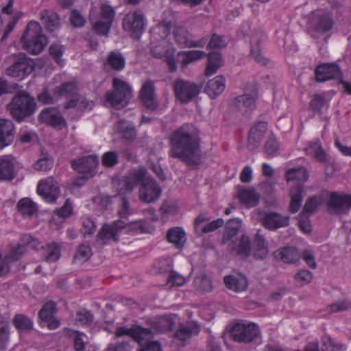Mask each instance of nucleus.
Listing matches in <instances>:
<instances>
[{
	"instance_id": "f257e3e1",
	"label": "nucleus",
	"mask_w": 351,
	"mask_h": 351,
	"mask_svg": "<svg viewBox=\"0 0 351 351\" xmlns=\"http://www.w3.org/2000/svg\"><path fill=\"white\" fill-rule=\"evenodd\" d=\"M169 155L178 158L189 167L199 165L202 160L201 138L197 127L184 123L169 136Z\"/></svg>"
},
{
	"instance_id": "f03ea898",
	"label": "nucleus",
	"mask_w": 351,
	"mask_h": 351,
	"mask_svg": "<svg viewBox=\"0 0 351 351\" xmlns=\"http://www.w3.org/2000/svg\"><path fill=\"white\" fill-rule=\"evenodd\" d=\"M116 337L126 335L129 339L138 342L141 349L138 351H162L161 346L158 341H153V335L146 328L141 327H120L115 331Z\"/></svg>"
},
{
	"instance_id": "7ed1b4c3",
	"label": "nucleus",
	"mask_w": 351,
	"mask_h": 351,
	"mask_svg": "<svg viewBox=\"0 0 351 351\" xmlns=\"http://www.w3.org/2000/svg\"><path fill=\"white\" fill-rule=\"evenodd\" d=\"M7 110L16 121L21 122L35 112L36 103L27 93L20 91L7 105Z\"/></svg>"
},
{
	"instance_id": "20e7f679",
	"label": "nucleus",
	"mask_w": 351,
	"mask_h": 351,
	"mask_svg": "<svg viewBox=\"0 0 351 351\" xmlns=\"http://www.w3.org/2000/svg\"><path fill=\"white\" fill-rule=\"evenodd\" d=\"M21 41L24 49L32 54L40 53L47 44V38L43 34L40 25L36 21L28 23Z\"/></svg>"
},
{
	"instance_id": "39448f33",
	"label": "nucleus",
	"mask_w": 351,
	"mask_h": 351,
	"mask_svg": "<svg viewBox=\"0 0 351 351\" xmlns=\"http://www.w3.org/2000/svg\"><path fill=\"white\" fill-rule=\"evenodd\" d=\"M132 97V90L130 86L116 77L112 80V88L105 93L104 101L112 107L121 109L128 105Z\"/></svg>"
},
{
	"instance_id": "423d86ee",
	"label": "nucleus",
	"mask_w": 351,
	"mask_h": 351,
	"mask_svg": "<svg viewBox=\"0 0 351 351\" xmlns=\"http://www.w3.org/2000/svg\"><path fill=\"white\" fill-rule=\"evenodd\" d=\"M172 86L176 99L182 104L191 102L201 90V86L197 84L183 79L175 80Z\"/></svg>"
},
{
	"instance_id": "0eeeda50",
	"label": "nucleus",
	"mask_w": 351,
	"mask_h": 351,
	"mask_svg": "<svg viewBox=\"0 0 351 351\" xmlns=\"http://www.w3.org/2000/svg\"><path fill=\"white\" fill-rule=\"evenodd\" d=\"M231 335L235 341L247 343L259 337L260 330L258 326L254 323H237L232 327Z\"/></svg>"
},
{
	"instance_id": "6e6552de",
	"label": "nucleus",
	"mask_w": 351,
	"mask_h": 351,
	"mask_svg": "<svg viewBox=\"0 0 351 351\" xmlns=\"http://www.w3.org/2000/svg\"><path fill=\"white\" fill-rule=\"evenodd\" d=\"M327 209L331 214L346 213L351 209V195L332 193L328 202Z\"/></svg>"
},
{
	"instance_id": "1a4fd4ad",
	"label": "nucleus",
	"mask_w": 351,
	"mask_h": 351,
	"mask_svg": "<svg viewBox=\"0 0 351 351\" xmlns=\"http://www.w3.org/2000/svg\"><path fill=\"white\" fill-rule=\"evenodd\" d=\"M125 31L131 32L133 38H139L144 27L143 14L140 11L128 13L123 19Z\"/></svg>"
},
{
	"instance_id": "9d476101",
	"label": "nucleus",
	"mask_w": 351,
	"mask_h": 351,
	"mask_svg": "<svg viewBox=\"0 0 351 351\" xmlns=\"http://www.w3.org/2000/svg\"><path fill=\"white\" fill-rule=\"evenodd\" d=\"M37 192L45 201L49 203L56 202L60 194L58 184L52 177H48L40 181L37 186Z\"/></svg>"
},
{
	"instance_id": "9b49d317",
	"label": "nucleus",
	"mask_w": 351,
	"mask_h": 351,
	"mask_svg": "<svg viewBox=\"0 0 351 351\" xmlns=\"http://www.w3.org/2000/svg\"><path fill=\"white\" fill-rule=\"evenodd\" d=\"M333 25V20L328 14L323 12H316L311 21V34L314 38L329 31Z\"/></svg>"
},
{
	"instance_id": "f8f14e48",
	"label": "nucleus",
	"mask_w": 351,
	"mask_h": 351,
	"mask_svg": "<svg viewBox=\"0 0 351 351\" xmlns=\"http://www.w3.org/2000/svg\"><path fill=\"white\" fill-rule=\"evenodd\" d=\"M161 187L154 179L147 178L139 189V199L141 201L150 204L155 202L160 196Z\"/></svg>"
},
{
	"instance_id": "ddd939ff",
	"label": "nucleus",
	"mask_w": 351,
	"mask_h": 351,
	"mask_svg": "<svg viewBox=\"0 0 351 351\" xmlns=\"http://www.w3.org/2000/svg\"><path fill=\"white\" fill-rule=\"evenodd\" d=\"M123 225L124 221L121 219L114 221L112 223L104 224L97 234L98 242L103 245L111 240L117 242L119 234L123 230Z\"/></svg>"
},
{
	"instance_id": "4468645a",
	"label": "nucleus",
	"mask_w": 351,
	"mask_h": 351,
	"mask_svg": "<svg viewBox=\"0 0 351 351\" xmlns=\"http://www.w3.org/2000/svg\"><path fill=\"white\" fill-rule=\"evenodd\" d=\"M99 164L98 158L95 155H87L72 160L71 165L72 168L77 172L83 174H88V176H93V172L95 171Z\"/></svg>"
},
{
	"instance_id": "2eb2a0df",
	"label": "nucleus",
	"mask_w": 351,
	"mask_h": 351,
	"mask_svg": "<svg viewBox=\"0 0 351 351\" xmlns=\"http://www.w3.org/2000/svg\"><path fill=\"white\" fill-rule=\"evenodd\" d=\"M39 120L56 129L60 130L66 125V122L60 110L56 108L43 109L38 116Z\"/></svg>"
},
{
	"instance_id": "dca6fc26",
	"label": "nucleus",
	"mask_w": 351,
	"mask_h": 351,
	"mask_svg": "<svg viewBox=\"0 0 351 351\" xmlns=\"http://www.w3.org/2000/svg\"><path fill=\"white\" fill-rule=\"evenodd\" d=\"M173 36L176 43L181 46L189 48L192 47H204L207 42L206 38H202L198 40H193V36L184 27H177L173 31Z\"/></svg>"
},
{
	"instance_id": "f3484780",
	"label": "nucleus",
	"mask_w": 351,
	"mask_h": 351,
	"mask_svg": "<svg viewBox=\"0 0 351 351\" xmlns=\"http://www.w3.org/2000/svg\"><path fill=\"white\" fill-rule=\"evenodd\" d=\"M32 71V60L25 56H22L6 70V74L12 77L22 80Z\"/></svg>"
},
{
	"instance_id": "a211bd4d",
	"label": "nucleus",
	"mask_w": 351,
	"mask_h": 351,
	"mask_svg": "<svg viewBox=\"0 0 351 351\" xmlns=\"http://www.w3.org/2000/svg\"><path fill=\"white\" fill-rule=\"evenodd\" d=\"M316 80L324 82L330 80H342V73L337 64L325 63L317 66L315 71Z\"/></svg>"
},
{
	"instance_id": "6ab92c4d",
	"label": "nucleus",
	"mask_w": 351,
	"mask_h": 351,
	"mask_svg": "<svg viewBox=\"0 0 351 351\" xmlns=\"http://www.w3.org/2000/svg\"><path fill=\"white\" fill-rule=\"evenodd\" d=\"M200 327L197 322H191L181 324L174 335V341L180 346H185L192 337L197 335Z\"/></svg>"
},
{
	"instance_id": "aec40b11",
	"label": "nucleus",
	"mask_w": 351,
	"mask_h": 351,
	"mask_svg": "<svg viewBox=\"0 0 351 351\" xmlns=\"http://www.w3.org/2000/svg\"><path fill=\"white\" fill-rule=\"evenodd\" d=\"M226 245L232 252L242 258H247L251 254V242L249 237L245 234Z\"/></svg>"
},
{
	"instance_id": "412c9836",
	"label": "nucleus",
	"mask_w": 351,
	"mask_h": 351,
	"mask_svg": "<svg viewBox=\"0 0 351 351\" xmlns=\"http://www.w3.org/2000/svg\"><path fill=\"white\" fill-rule=\"evenodd\" d=\"M175 324L176 319L171 315H163L152 319L150 328L147 329L153 335V333H162L171 330Z\"/></svg>"
},
{
	"instance_id": "4be33fe9",
	"label": "nucleus",
	"mask_w": 351,
	"mask_h": 351,
	"mask_svg": "<svg viewBox=\"0 0 351 351\" xmlns=\"http://www.w3.org/2000/svg\"><path fill=\"white\" fill-rule=\"evenodd\" d=\"M15 126L11 120L0 119V149L11 145L14 138Z\"/></svg>"
},
{
	"instance_id": "5701e85b",
	"label": "nucleus",
	"mask_w": 351,
	"mask_h": 351,
	"mask_svg": "<svg viewBox=\"0 0 351 351\" xmlns=\"http://www.w3.org/2000/svg\"><path fill=\"white\" fill-rule=\"evenodd\" d=\"M16 177L14 158L12 155L0 157V181H10Z\"/></svg>"
},
{
	"instance_id": "b1692460",
	"label": "nucleus",
	"mask_w": 351,
	"mask_h": 351,
	"mask_svg": "<svg viewBox=\"0 0 351 351\" xmlns=\"http://www.w3.org/2000/svg\"><path fill=\"white\" fill-rule=\"evenodd\" d=\"M140 97L146 108L154 110L158 106V103L154 96V84L152 81L145 82L140 90Z\"/></svg>"
},
{
	"instance_id": "393cba45",
	"label": "nucleus",
	"mask_w": 351,
	"mask_h": 351,
	"mask_svg": "<svg viewBox=\"0 0 351 351\" xmlns=\"http://www.w3.org/2000/svg\"><path fill=\"white\" fill-rule=\"evenodd\" d=\"M267 130V123L265 121H259L251 128L248 136V147L250 149H255L260 145Z\"/></svg>"
},
{
	"instance_id": "a878e982",
	"label": "nucleus",
	"mask_w": 351,
	"mask_h": 351,
	"mask_svg": "<svg viewBox=\"0 0 351 351\" xmlns=\"http://www.w3.org/2000/svg\"><path fill=\"white\" fill-rule=\"evenodd\" d=\"M147 169L143 167L133 169L124 180L126 190L132 191L137 185L142 184L145 180Z\"/></svg>"
},
{
	"instance_id": "bb28decb",
	"label": "nucleus",
	"mask_w": 351,
	"mask_h": 351,
	"mask_svg": "<svg viewBox=\"0 0 351 351\" xmlns=\"http://www.w3.org/2000/svg\"><path fill=\"white\" fill-rule=\"evenodd\" d=\"M257 97V91L254 89L250 93H244L237 96L234 100V104L240 110L247 112L255 108Z\"/></svg>"
},
{
	"instance_id": "cd10ccee",
	"label": "nucleus",
	"mask_w": 351,
	"mask_h": 351,
	"mask_svg": "<svg viewBox=\"0 0 351 351\" xmlns=\"http://www.w3.org/2000/svg\"><path fill=\"white\" fill-rule=\"evenodd\" d=\"M289 220V217H284L277 213L271 212L265 214L263 219V224L266 228L270 230H275L288 226Z\"/></svg>"
},
{
	"instance_id": "c85d7f7f",
	"label": "nucleus",
	"mask_w": 351,
	"mask_h": 351,
	"mask_svg": "<svg viewBox=\"0 0 351 351\" xmlns=\"http://www.w3.org/2000/svg\"><path fill=\"white\" fill-rule=\"evenodd\" d=\"M40 19L43 25L51 32H53L60 27V19L56 12L49 10H41Z\"/></svg>"
},
{
	"instance_id": "c756f323",
	"label": "nucleus",
	"mask_w": 351,
	"mask_h": 351,
	"mask_svg": "<svg viewBox=\"0 0 351 351\" xmlns=\"http://www.w3.org/2000/svg\"><path fill=\"white\" fill-rule=\"evenodd\" d=\"M226 82L223 76L217 75L207 82L204 91L210 98L215 99L223 92Z\"/></svg>"
},
{
	"instance_id": "7c9ffc66",
	"label": "nucleus",
	"mask_w": 351,
	"mask_h": 351,
	"mask_svg": "<svg viewBox=\"0 0 351 351\" xmlns=\"http://www.w3.org/2000/svg\"><path fill=\"white\" fill-rule=\"evenodd\" d=\"M240 202L246 208L256 206L260 201V195L254 189L242 188L237 193Z\"/></svg>"
},
{
	"instance_id": "2f4dec72",
	"label": "nucleus",
	"mask_w": 351,
	"mask_h": 351,
	"mask_svg": "<svg viewBox=\"0 0 351 351\" xmlns=\"http://www.w3.org/2000/svg\"><path fill=\"white\" fill-rule=\"evenodd\" d=\"M274 256L276 258L287 264H294L299 261L301 257L298 250L293 247L279 249L274 252Z\"/></svg>"
},
{
	"instance_id": "473e14b6",
	"label": "nucleus",
	"mask_w": 351,
	"mask_h": 351,
	"mask_svg": "<svg viewBox=\"0 0 351 351\" xmlns=\"http://www.w3.org/2000/svg\"><path fill=\"white\" fill-rule=\"evenodd\" d=\"M167 240L176 248L182 249L186 241V233L180 227H173L167 230Z\"/></svg>"
},
{
	"instance_id": "72a5a7b5",
	"label": "nucleus",
	"mask_w": 351,
	"mask_h": 351,
	"mask_svg": "<svg viewBox=\"0 0 351 351\" xmlns=\"http://www.w3.org/2000/svg\"><path fill=\"white\" fill-rule=\"evenodd\" d=\"M265 35L263 33H257L252 36L251 39L250 56L258 63L267 64V60L261 52V43L264 40Z\"/></svg>"
},
{
	"instance_id": "f704fd0d",
	"label": "nucleus",
	"mask_w": 351,
	"mask_h": 351,
	"mask_svg": "<svg viewBox=\"0 0 351 351\" xmlns=\"http://www.w3.org/2000/svg\"><path fill=\"white\" fill-rule=\"evenodd\" d=\"M241 227V221L239 219L229 220L226 224L225 231L222 238L223 245L230 243L237 238V235Z\"/></svg>"
},
{
	"instance_id": "c9c22d12",
	"label": "nucleus",
	"mask_w": 351,
	"mask_h": 351,
	"mask_svg": "<svg viewBox=\"0 0 351 351\" xmlns=\"http://www.w3.org/2000/svg\"><path fill=\"white\" fill-rule=\"evenodd\" d=\"M305 152L320 162H326L327 161V156L325 153L321 143L319 140H315L308 143L304 147Z\"/></svg>"
},
{
	"instance_id": "e433bc0d",
	"label": "nucleus",
	"mask_w": 351,
	"mask_h": 351,
	"mask_svg": "<svg viewBox=\"0 0 351 351\" xmlns=\"http://www.w3.org/2000/svg\"><path fill=\"white\" fill-rule=\"evenodd\" d=\"M286 180L288 182L298 181L295 187L300 185L306 182L308 178V174L306 169L304 167H299L298 168H290L286 171Z\"/></svg>"
},
{
	"instance_id": "4c0bfd02",
	"label": "nucleus",
	"mask_w": 351,
	"mask_h": 351,
	"mask_svg": "<svg viewBox=\"0 0 351 351\" xmlns=\"http://www.w3.org/2000/svg\"><path fill=\"white\" fill-rule=\"evenodd\" d=\"M254 257L257 260L265 259L269 252L267 244L263 235L257 232L254 241Z\"/></svg>"
},
{
	"instance_id": "58836bf2",
	"label": "nucleus",
	"mask_w": 351,
	"mask_h": 351,
	"mask_svg": "<svg viewBox=\"0 0 351 351\" xmlns=\"http://www.w3.org/2000/svg\"><path fill=\"white\" fill-rule=\"evenodd\" d=\"M224 282L227 288L235 292H241L247 287V281L245 277L229 276L224 278Z\"/></svg>"
},
{
	"instance_id": "ea45409f",
	"label": "nucleus",
	"mask_w": 351,
	"mask_h": 351,
	"mask_svg": "<svg viewBox=\"0 0 351 351\" xmlns=\"http://www.w3.org/2000/svg\"><path fill=\"white\" fill-rule=\"evenodd\" d=\"M222 66V57L218 52H211L208 54V64L205 70V75L211 76L217 73Z\"/></svg>"
},
{
	"instance_id": "a19ab883",
	"label": "nucleus",
	"mask_w": 351,
	"mask_h": 351,
	"mask_svg": "<svg viewBox=\"0 0 351 351\" xmlns=\"http://www.w3.org/2000/svg\"><path fill=\"white\" fill-rule=\"evenodd\" d=\"M94 106L95 103L93 101L88 100L80 95L75 99H71L67 101L64 104L65 109L76 107L81 110H90Z\"/></svg>"
},
{
	"instance_id": "79ce46f5",
	"label": "nucleus",
	"mask_w": 351,
	"mask_h": 351,
	"mask_svg": "<svg viewBox=\"0 0 351 351\" xmlns=\"http://www.w3.org/2000/svg\"><path fill=\"white\" fill-rule=\"evenodd\" d=\"M56 93L60 96L65 97L69 101L75 99L78 95L77 85L73 82H66L56 88Z\"/></svg>"
},
{
	"instance_id": "37998d69",
	"label": "nucleus",
	"mask_w": 351,
	"mask_h": 351,
	"mask_svg": "<svg viewBox=\"0 0 351 351\" xmlns=\"http://www.w3.org/2000/svg\"><path fill=\"white\" fill-rule=\"evenodd\" d=\"M106 64L112 70L120 71L125 67V60L121 53L111 51L107 57Z\"/></svg>"
},
{
	"instance_id": "c03bdc74",
	"label": "nucleus",
	"mask_w": 351,
	"mask_h": 351,
	"mask_svg": "<svg viewBox=\"0 0 351 351\" xmlns=\"http://www.w3.org/2000/svg\"><path fill=\"white\" fill-rule=\"evenodd\" d=\"M44 259L47 263L57 261L60 256V247L57 243L47 244L43 247Z\"/></svg>"
},
{
	"instance_id": "a18cd8bd",
	"label": "nucleus",
	"mask_w": 351,
	"mask_h": 351,
	"mask_svg": "<svg viewBox=\"0 0 351 351\" xmlns=\"http://www.w3.org/2000/svg\"><path fill=\"white\" fill-rule=\"evenodd\" d=\"M303 186L299 185L297 187H293L290 190L291 202L289 205V210L292 213H297L302 202V193Z\"/></svg>"
},
{
	"instance_id": "49530a36",
	"label": "nucleus",
	"mask_w": 351,
	"mask_h": 351,
	"mask_svg": "<svg viewBox=\"0 0 351 351\" xmlns=\"http://www.w3.org/2000/svg\"><path fill=\"white\" fill-rule=\"evenodd\" d=\"M149 229V223L144 220L131 221L128 223L124 221V225L123 226V230L132 234L147 232Z\"/></svg>"
},
{
	"instance_id": "de8ad7c7",
	"label": "nucleus",
	"mask_w": 351,
	"mask_h": 351,
	"mask_svg": "<svg viewBox=\"0 0 351 351\" xmlns=\"http://www.w3.org/2000/svg\"><path fill=\"white\" fill-rule=\"evenodd\" d=\"M19 212L24 217H30L37 211V206L29 198L21 199L17 204Z\"/></svg>"
},
{
	"instance_id": "09e8293b",
	"label": "nucleus",
	"mask_w": 351,
	"mask_h": 351,
	"mask_svg": "<svg viewBox=\"0 0 351 351\" xmlns=\"http://www.w3.org/2000/svg\"><path fill=\"white\" fill-rule=\"evenodd\" d=\"M26 252V245L18 243L10 247L9 254L5 256L8 262H15L19 260L23 254Z\"/></svg>"
},
{
	"instance_id": "8fccbe9b",
	"label": "nucleus",
	"mask_w": 351,
	"mask_h": 351,
	"mask_svg": "<svg viewBox=\"0 0 351 351\" xmlns=\"http://www.w3.org/2000/svg\"><path fill=\"white\" fill-rule=\"evenodd\" d=\"M56 312V303L49 301L45 303L38 313L39 317L43 321H49Z\"/></svg>"
},
{
	"instance_id": "3c124183",
	"label": "nucleus",
	"mask_w": 351,
	"mask_h": 351,
	"mask_svg": "<svg viewBox=\"0 0 351 351\" xmlns=\"http://www.w3.org/2000/svg\"><path fill=\"white\" fill-rule=\"evenodd\" d=\"M13 324L19 330H29L33 328V323L32 320L27 316L22 314L15 315Z\"/></svg>"
},
{
	"instance_id": "603ef678",
	"label": "nucleus",
	"mask_w": 351,
	"mask_h": 351,
	"mask_svg": "<svg viewBox=\"0 0 351 351\" xmlns=\"http://www.w3.org/2000/svg\"><path fill=\"white\" fill-rule=\"evenodd\" d=\"M53 161L51 156L47 153H43L34 164V169L38 171H48L53 167Z\"/></svg>"
},
{
	"instance_id": "864d4df0",
	"label": "nucleus",
	"mask_w": 351,
	"mask_h": 351,
	"mask_svg": "<svg viewBox=\"0 0 351 351\" xmlns=\"http://www.w3.org/2000/svg\"><path fill=\"white\" fill-rule=\"evenodd\" d=\"M92 250L89 245H81L74 256V261L79 263L87 261L92 256Z\"/></svg>"
},
{
	"instance_id": "5fc2aeb1",
	"label": "nucleus",
	"mask_w": 351,
	"mask_h": 351,
	"mask_svg": "<svg viewBox=\"0 0 351 351\" xmlns=\"http://www.w3.org/2000/svg\"><path fill=\"white\" fill-rule=\"evenodd\" d=\"M194 283L196 289L202 292H209L213 288L210 278L206 276L195 278Z\"/></svg>"
},
{
	"instance_id": "6e6d98bb",
	"label": "nucleus",
	"mask_w": 351,
	"mask_h": 351,
	"mask_svg": "<svg viewBox=\"0 0 351 351\" xmlns=\"http://www.w3.org/2000/svg\"><path fill=\"white\" fill-rule=\"evenodd\" d=\"M279 149V144L276 137L272 134L269 136L265 145V153L269 157L275 156Z\"/></svg>"
},
{
	"instance_id": "4d7b16f0",
	"label": "nucleus",
	"mask_w": 351,
	"mask_h": 351,
	"mask_svg": "<svg viewBox=\"0 0 351 351\" xmlns=\"http://www.w3.org/2000/svg\"><path fill=\"white\" fill-rule=\"evenodd\" d=\"M185 282L186 280L184 276L175 271H171L169 275L166 286L169 288H173L182 286Z\"/></svg>"
},
{
	"instance_id": "13d9d810",
	"label": "nucleus",
	"mask_w": 351,
	"mask_h": 351,
	"mask_svg": "<svg viewBox=\"0 0 351 351\" xmlns=\"http://www.w3.org/2000/svg\"><path fill=\"white\" fill-rule=\"evenodd\" d=\"M328 309L331 313H338L351 310V300H339L328 306Z\"/></svg>"
},
{
	"instance_id": "bf43d9fd",
	"label": "nucleus",
	"mask_w": 351,
	"mask_h": 351,
	"mask_svg": "<svg viewBox=\"0 0 351 351\" xmlns=\"http://www.w3.org/2000/svg\"><path fill=\"white\" fill-rule=\"evenodd\" d=\"M122 337H125L124 340L117 343L110 344L106 351H130V342L133 339H129L126 335Z\"/></svg>"
},
{
	"instance_id": "052dcab7",
	"label": "nucleus",
	"mask_w": 351,
	"mask_h": 351,
	"mask_svg": "<svg viewBox=\"0 0 351 351\" xmlns=\"http://www.w3.org/2000/svg\"><path fill=\"white\" fill-rule=\"evenodd\" d=\"M173 47L166 43H161L153 47L151 49V53L153 57L158 59H162L166 56V53H167V51H169Z\"/></svg>"
},
{
	"instance_id": "680f3d73",
	"label": "nucleus",
	"mask_w": 351,
	"mask_h": 351,
	"mask_svg": "<svg viewBox=\"0 0 351 351\" xmlns=\"http://www.w3.org/2000/svg\"><path fill=\"white\" fill-rule=\"evenodd\" d=\"M112 24L102 20L97 21L93 25V29L97 35L107 36Z\"/></svg>"
},
{
	"instance_id": "e2e57ef3",
	"label": "nucleus",
	"mask_w": 351,
	"mask_h": 351,
	"mask_svg": "<svg viewBox=\"0 0 351 351\" xmlns=\"http://www.w3.org/2000/svg\"><path fill=\"white\" fill-rule=\"evenodd\" d=\"M313 111L319 112L323 108L328 106L326 98L322 95H315L310 102Z\"/></svg>"
},
{
	"instance_id": "0e129e2a",
	"label": "nucleus",
	"mask_w": 351,
	"mask_h": 351,
	"mask_svg": "<svg viewBox=\"0 0 351 351\" xmlns=\"http://www.w3.org/2000/svg\"><path fill=\"white\" fill-rule=\"evenodd\" d=\"M101 16L108 23L112 24L115 15L113 8L108 4H102L100 7Z\"/></svg>"
},
{
	"instance_id": "69168bd1",
	"label": "nucleus",
	"mask_w": 351,
	"mask_h": 351,
	"mask_svg": "<svg viewBox=\"0 0 351 351\" xmlns=\"http://www.w3.org/2000/svg\"><path fill=\"white\" fill-rule=\"evenodd\" d=\"M96 230L95 222L89 217L82 218V227L81 229L84 234H93Z\"/></svg>"
},
{
	"instance_id": "338daca9",
	"label": "nucleus",
	"mask_w": 351,
	"mask_h": 351,
	"mask_svg": "<svg viewBox=\"0 0 351 351\" xmlns=\"http://www.w3.org/2000/svg\"><path fill=\"white\" fill-rule=\"evenodd\" d=\"M76 321L82 325L88 324L93 321V315L90 311L82 309L77 313Z\"/></svg>"
},
{
	"instance_id": "774afa93",
	"label": "nucleus",
	"mask_w": 351,
	"mask_h": 351,
	"mask_svg": "<svg viewBox=\"0 0 351 351\" xmlns=\"http://www.w3.org/2000/svg\"><path fill=\"white\" fill-rule=\"evenodd\" d=\"M294 278L302 285L308 284L313 279V274L306 269H302L295 274Z\"/></svg>"
}]
</instances>
